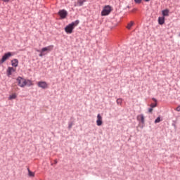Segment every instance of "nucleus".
<instances>
[{
  "label": "nucleus",
  "instance_id": "nucleus-23",
  "mask_svg": "<svg viewBox=\"0 0 180 180\" xmlns=\"http://www.w3.org/2000/svg\"><path fill=\"white\" fill-rule=\"evenodd\" d=\"M148 112L149 113H153V108H149Z\"/></svg>",
  "mask_w": 180,
  "mask_h": 180
},
{
  "label": "nucleus",
  "instance_id": "nucleus-26",
  "mask_svg": "<svg viewBox=\"0 0 180 180\" xmlns=\"http://www.w3.org/2000/svg\"><path fill=\"white\" fill-rule=\"evenodd\" d=\"M145 1H146V2H149L150 0H145Z\"/></svg>",
  "mask_w": 180,
  "mask_h": 180
},
{
  "label": "nucleus",
  "instance_id": "nucleus-19",
  "mask_svg": "<svg viewBox=\"0 0 180 180\" xmlns=\"http://www.w3.org/2000/svg\"><path fill=\"white\" fill-rule=\"evenodd\" d=\"M123 102V100L122 98H117V105H122V103Z\"/></svg>",
  "mask_w": 180,
  "mask_h": 180
},
{
  "label": "nucleus",
  "instance_id": "nucleus-6",
  "mask_svg": "<svg viewBox=\"0 0 180 180\" xmlns=\"http://www.w3.org/2000/svg\"><path fill=\"white\" fill-rule=\"evenodd\" d=\"M59 16H60L61 19H65L68 15V12L65 11V9L60 10L58 12Z\"/></svg>",
  "mask_w": 180,
  "mask_h": 180
},
{
  "label": "nucleus",
  "instance_id": "nucleus-4",
  "mask_svg": "<svg viewBox=\"0 0 180 180\" xmlns=\"http://www.w3.org/2000/svg\"><path fill=\"white\" fill-rule=\"evenodd\" d=\"M112 12V7L110 6H105L101 12L102 16H107Z\"/></svg>",
  "mask_w": 180,
  "mask_h": 180
},
{
  "label": "nucleus",
  "instance_id": "nucleus-15",
  "mask_svg": "<svg viewBox=\"0 0 180 180\" xmlns=\"http://www.w3.org/2000/svg\"><path fill=\"white\" fill-rule=\"evenodd\" d=\"M86 0H78L77 1V5H75V6H82L84 5V2H85Z\"/></svg>",
  "mask_w": 180,
  "mask_h": 180
},
{
  "label": "nucleus",
  "instance_id": "nucleus-18",
  "mask_svg": "<svg viewBox=\"0 0 180 180\" xmlns=\"http://www.w3.org/2000/svg\"><path fill=\"white\" fill-rule=\"evenodd\" d=\"M133 25H134V22L133 21H131L130 23L127 25V28L129 29V30H130Z\"/></svg>",
  "mask_w": 180,
  "mask_h": 180
},
{
  "label": "nucleus",
  "instance_id": "nucleus-11",
  "mask_svg": "<svg viewBox=\"0 0 180 180\" xmlns=\"http://www.w3.org/2000/svg\"><path fill=\"white\" fill-rule=\"evenodd\" d=\"M158 23H159V25H164V23H165V18L159 17L158 18Z\"/></svg>",
  "mask_w": 180,
  "mask_h": 180
},
{
  "label": "nucleus",
  "instance_id": "nucleus-24",
  "mask_svg": "<svg viewBox=\"0 0 180 180\" xmlns=\"http://www.w3.org/2000/svg\"><path fill=\"white\" fill-rule=\"evenodd\" d=\"M11 0H3L4 2H6V3L9 2Z\"/></svg>",
  "mask_w": 180,
  "mask_h": 180
},
{
  "label": "nucleus",
  "instance_id": "nucleus-2",
  "mask_svg": "<svg viewBox=\"0 0 180 180\" xmlns=\"http://www.w3.org/2000/svg\"><path fill=\"white\" fill-rule=\"evenodd\" d=\"M78 25H79V20H78L71 22L65 27V32L68 33V34H71V33H72V30H74V29H75L76 26H78Z\"/></svg>",
  "mask_w": 180,
  "mask_h": 180
},
{
  "label": "nucleus",
  "instance_id": "nucleus-17",
  "mask_svg": "<svg viewBox=\"0 0 180 180\" xmlns=\"http://www.w3.org/2000/svg\"><path fill=\"white\" fill-rule=\"evenodd\" d=\"M153 101H154V102H155V103H151L150 104V108H152V109L153 108H156V106H157V99L153 98Z\"/></svg>",
  "mask_w": 180,
  "mask_h": 180
},
{
  "label": "nucleus",
  "instance_id": "nucleus-25",
  "mask_svg": "<svg viewBox=\"0 0 180 180\" xmlns=\"http://www.w3.org/2000/svg\"><path fill=\"white\" fill-rule=\"evenodd\" d=\"M71 127H72V125L70 124L69 125V129H71Z\"/></svg>",
  "mask_w": 180,
  "mask_h": 180
},
{
  "label": "nucleus",
  "instance_id": "nucleus-5",
  "mask_svg": "<svg viewBox=\"0 0 180 180\" xmlns=\"http://www.w3.org/2000/svg\"><path fill=\"white\" fill-rule=\"evenodd\" d=\"M9 57H12V53L11 52H8L6 53H5L2 58L0 60V64H4V63H5V61H6V60L9 59Z\"/></svg>",
  "mask_w": 180,
  "mask_h": 180
},
{
  "label": "nucleus",
  "instance_id": "nucleus-12",
  "mask_svg": "<svg viewBox=\"0 0 180 180\" xmlns=\"http://www.w3.org/2000/svg\"><path fill=\"white\" fill-rule=\"evenodd\" d=\"M18 63L19 61L18 60V59H13V60H11V65L13 67H18Z\"/></svg>",
  "mask_w": 180,
  "mask_h": 180
},
{
  "label": "nucleus",
  "instance_id": "nucleus-20",
  "mask_svg": "<svg viewBox=\"0 0 180 180\" xmlns=\"http://www.w3.org/2000/svg\"><path fill=\"white\" fill-rule=\"evenodd\" d=\"M160 122H161V118L160 117H158L155 120V123H160Z\"/></svg>",
  "mask_w": 180,
  "mask_h": 180
},
{
  "label": "nucleus",
  "instance_id": "nucleus-27",
  "mask_svg": "<svg viewBox=\"0 0 180 180\" xmlns=\"http://www.w3.org/2000/svg\"><path fill=\"white\" fill-rule=\"evenodd\" d=\"M55 164H57V160H55Z\"/></svg>",
  "mask_w": 180,
  "mask_h": 180
},
{
  "label": "nucleus",
  "instance_id": "nucleus-7",
  "mask_svg": "<svg viewBox=\"0 0 180 180\" xmlns=\"http://www.w3.org/2000/svg\"><path fill=\"white\" fill-rule=\"evenodd\" d=\"M37 85L39 88H42V89H46L49 88V84L46 82H39Z\"/></svg>",
  "mask_w": 180,
  "mask_h": 180
},
{
  "label": "nucleus",
  "instance_id": "nucleus-1",
  "mask_svg": "<svg viewBox=\"0 0 180 180\" xmlns=\"http://www.w3.org/2000/svg\"><path fill=\"white\" fill-rule=\"evenodd\" d=\"M16 81L18 82V86H20V88H25L26 85H29V86H30L31 85H33V83L32 82V81L26 80L22 77H18Z\"/></svg>",
  "mask_w": 180,
  "mask_h": 180
},
{
  "label": "nucleus",
  "instance_id": "nucleus-21",
  "mask_svg": "<svg viewBox=\"0 0 180 180\" xmlns=\"http://www.w3.org/2000/svg\"><path fill=\"white\" fill-rule=\"evenodd\" d=\"M142 0H134L135 4H141Z\"/></svg>",
  "mask_w": 180,
  "mask_h": 180
},
{
  "label": "nucleus",
  "instance_id": "nucleus-16",
  "mask_svg": "<svg viewBox=\"0 0 180 180\" xmlns=\"http://www.w3.org/2000/svg\"><path fill=\"white\" fill-rule=\"evenodd\" d=\"M27 171H28V176H31V177H34V172L30 171V169L27 168Z\"/></svg>",
  "mask_w": 180,
  "mask_h": 180
},
{
  "label": "nucleus",
  "instance_id": "nucleus-8",
  "mask_svg": "<svg viewBox=\"0 0 180 180\" xmlns=\"http://www.w3.org/2000/svg\"><path fill=\"white\" fill-rule=\"evenodd\" d=\"M103 124V118L101 114L97 115V120H96V124L97 126H102Z\"/></svg>",
  "mask_w": 180,
  "mask_h": 180
},
{
  "label": "nucleus",
  "instance_id": "nucleus-13",
  "mask_svg": "<svg viewBox=\"0 0 180 180\" xmlns=\"http://www.w3.org/2000/svg\"><path fill=\"white\" fill-rule=\"evenodd\" d=\"M17 97H18V95H16V93H13L11 95L9 96L8 100L12 101L13 99H16Z\"/></svg>",
  "mask_w": 180,
  "mask_h": 180
},
{
  "label": "nucleus",
  "instance_id": "nucleus-9",
  "mask_svg": "<svg viewBox=\"0 0 180 180\" xmlns=\"http://www.w3.org/2000/svg\"><path fill=\"white\" fill-rule=\"evenodd\" d=\"M15 71H16V69L12 67H8L7 69V76L11 77V75H12V73L15 72Z\"/></svg>",
  "mask_w": 180,
  "mask_h": 180
},
{
  "label": "nucleus",
  "instance_id": "nucleus-3",
  "mask_svg": "<svg viewBox=\"0 0 180 180\" xmlns=\"http://www.w3.org/2000/svg\"><path fill=\"white\" fill-rule=\"evenodd\" d=\"M53 49H54V45H50L49 46L42 48L41 51L37 50L38 53H40L39 57H43V56H46L47 53H49V51H51Z\"/></svg>",
  "mask_w": 180,
  "mask_h": 180
},
{
  "label": "nucleus",
  "instance_id": "nucleus-10",
  "mask_svg": "<svg viewBox=\"0 0 180 180\" xmlns=\"http://www.w3.org/2000/svg\"><path fill=\"white\" fill-rule=\"evenodd\" d=\"M137 119V121L138 122H140L141 123H142V124H144V115L143 114H141V115H139L136 117Z\"/></svg>",
  "mask_w": 180,
  "mask_h": 180
},
{
  "label": "nucleus",
  "instance_id": "nucleus-22",
  "mask_svg": "<svg viewBox=\"0 0 180 180\" xmlns=\"http://www.w3.org/2000/svg\"><path fill=\"white\" fill-rule=\"evenodd\" d=\"M175 110L176 112H180V105L176 108H175Z\"/></svg>",
  "mask_w": 180,
  "mask_h": 180
},
{
  "label": "nucleus",
  "instance_id": "nucleus-14",
  "mask_svg": "<svg viewBox=\"0 0 180 180\" xmlns=\"http://www.w3.org/2000/svg\"><path fill=\"white\" fill-rule=\"evenodd\" d=\"M162 13L163 16H169V10H168V9L163 10L162 11Z\"/></svg>",
  "mask_w": 180,
  "mask_h": 180
}]
</instances>
